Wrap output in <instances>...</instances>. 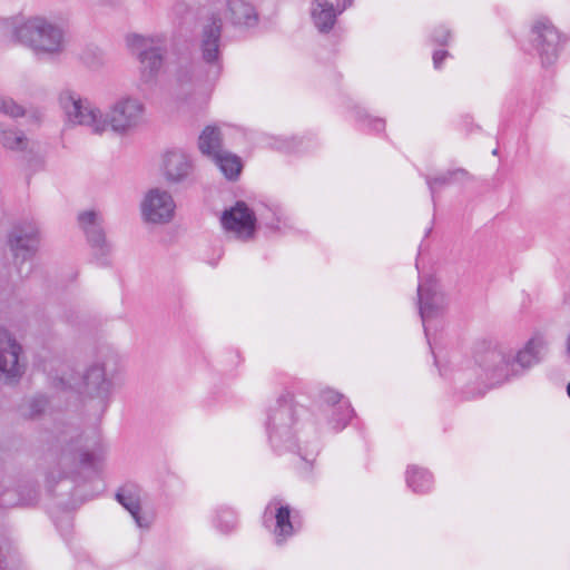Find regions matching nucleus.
I'll return each instance as SVG.
<instances>
[{"label": "nucleus", "mask_w": 570, "mask_h": 570, "mask_svg": "<svg viewBox=\"0 0 570 570\" xmlns=\"http://www.w3.org/2000/svg\"><path fill=\"white\" fill-rule=\"evenodd\" d=\"M307 410L289 394L282 395L268 406L265 431L268 443L277 454L292 453L299 458L303 471L308 472L318 454V439L314 425L305 429Z\"/></svg>", "instance_id": "f257e3e1"}, {"label": "nucleus", "mask_w": 570, "mask_h": 570, "mask_svg": "<svg viewBox=\"0 0 570 570\" xmlns=\"http://www.w3.org/2000/svg\"><path fill=\"white\" fill-rule=\"evenodd\" d=\"M59 102L68 120L72 124L87 126L92 132L101 134L108 126L116 132H127L144 121L145 106L132 97H124L115 102L107 117L87 99L76 92L65 90Z\"/></svg>", "instance_id": "f03ea898"}, {"label": "nucleus", "mask_w": 570, "mask_h": 570, "mask_svg": "<svg viewBox=\"0 0 570 570\" xmlns=\"http://www.w3.org/2000/svg\"><path fill=\"white\" fill-rule=\"evenodd\" d=\"M546 342L540 336L530 338L520 350L509 344L488 345L475 353V364L490 386H497L522 377L538 364L544 351Z\"/></svg>", "instance_id": "7ed1b4c3"}, {"label": "nucleus", "mask_w": 570, "mask_h": 570, "mask_svg": "<svg viewBox=\"0 0 570 570\" xmlns=\"http://www.w3.org/2000/svg\"><path fill=\"white\" fill-rule=\"evenodd\" d=\"M199 30L196 36L198 59L191 65L190 75L181 69L178 79L195 81L204 86H213L223 72L222 32L223 19L214 9L206 10L199 17Z\"/></svg>", "instance_id": "20e7f679"}, {"label": "nucleus", "mask_w": 570, "mask_h": 570, "mask_svg": "<svg viewBox=\"0 0 570 570\" xmlns=\"http://www.w3.org/2000/svg\"><path fill=\"white\" fill-rule=\"evenodd\" d=\"M61 440L66 445L62 448L60 463H78L81 469L95 475L100 473L105 460V446L97 432L83 435L70 428L63 432Z\"/></svg>", "instance_id": "39448f33"}, {"label": "nucleus", "mask_w": 570, "mask_h": 570, "mask_svg": "<svg viewBox=\"0 0 570 570\" xmlns=\"http://www.w3.org/2000/svg\"><path fill=\"white\" fill-rule=\"evenodd\" d=\"M13 36L36 52L55 53L62 49V31L40 17L30 18L16 27Z\"/></svg>", "instance_id": "423d86ee"}, {"label": "nucleus", "mask_w": 570, "mask_h": 570, "mask_svg": "<svg viewBox=\"0 0 570 570\" xmlns=\"http://www.w3.org/2000/svg\"><path fill=\"white\" fill-rule=\"evenodd\" d=\"M8 245L13 255L18 274L28 276L32 271V261L40 246V232L37 224L26 220L14 224L8 235Z\"/></svg>", "instance_id": "0eeeda50"}, {"label": "nucleus", "mask_w": 570, "mask_h": 570, "mask_svg": "<svg viewBox=\"0 0 570 570\" xmlns=\"http://www.w3.org/2000/svg\"><path fill=\"white\" fill-rule=\"evenodd\" d=\"M59 381L63 387L75 389L86 399L97 400L102 407H106L111 395L112 383L106 377L102 364L91 365L79 380L62 376Z\"/></svg>", "instance_id": "6e6552de"}, {"label": "nucleus", "mask_w": 570, "mask_h": 570, "mask_svg": "<svg viewBox=\"0 0 570 570\" xmlns=\"http://www.w3.org/2000/svg\"><path fill=\"white\" fill-rule=\"evenodd\" d=\"M127 46L137 52L140 62L141 79L151 81L159 72L164 62L165 39L161 37L146 38L140 35H129Z\"/></svg>", "instance_id": "1a4fd4ad"}, {"label": "nucleus", "mask_w": 570, "mask_h": 570, "mask_svg": "<svg viewBox=\"0 0 570 570\" xmlns=\"http://www.w3.org/2000/svg\"><path fill=\"white\" fill-rule=\"evenodd\" d=\"M417 299L419 313L424 334L432 353H434L431 338V328L433 323L438 321L442 314L444 307V296L439 291V285L433 277H428L420 281L417 286ZM434 363L436 366H439L436 356H434Z\"/></svg>", "instance_id": "9d476101"}, {"label": "nucleus", "mask_w": 570, "mask_h": 570, "mask_svg": "<svg viewBox=\"0 0 570 570\" xmlns=\"http://www.w3.org/2000/svg\"><path fill=\"white\" fill-rule=\"evenodd\" d=\"M530 41L543 66H550L558 59L561 49V36L548 18H539L530 30Z\"/></svg>", "instance_id": "9b49d317"}, {"label": "nucleus", "mask_w": 570, "mask_h": 570, "mask_svg": "<svg viewBox=\"0 0 570 570\" xmlns=\"http://www.w3.org/2000/svg\"><path fill=\"white\" fill-rule=\"evenodd\" d=\"M220 223L223 228L233 233L236 238L248 240L255 235L257 218L245 202L238 200L223 212Z\"/></svg>", "instance_id": "f8f14e48"}, {"label": "nucleus", "mask_w": 570, "mask_h": 570, "mask_svg": "<svg viewBox=\"0 0 570 570\" xmlns=\"http://www.w3.org/2000/svg\"><path fill=\"white\" fill-rule=\"evenodd\" d=\"M78 222L94 250L97 265L107 266L109 264L108 256L111 247L105 237L102 219L96 212L87 210L78 215Z\"/></svg>", "instance_id": "ddd939ff"}, {"label": "nucleus", "mask_w": 570, "mask_h": 570, "mask_svg": "<svg viewBox=\"0 0 570 570\" xmlns=\"http://www.w3.org/2000/svg\"><path fill=\"white\" fill-rule=\"evenodd\" d=\"M321 406L328 415L327 424L334 432L344 430L354 415V409L350 401L341 393L325 389L320 393Z\"/></svg>", "instance_id": "4468645a"}, {"label": "nucleus", "mask_w": 570, "mask_h": 570, "mask_svg": "<svg viewBox=\"0 0 570 570\" xmlns=\"http://www.w3.org/2000/svg\"><path fill=\"white\" fill-rule=\"evenodd\" d=\"M237 28L250 29L257 26L259 16L255 7L246 0H213L206 10L214 9Z\"/></svg>", "instance_id": "2eb2a0df"}, {"label": "nucleus", "mask_w": 570, "mask_h": 570, "mask_svg": "<svg viewBox=\"0 0 570 570\" xmlns=\"http://www.w3.org/2000/svg\"><path fill=\"white\" fill-rule=\"evenodd\" d=\"M175 208L171 195L159 188L150 189L141 203L144 219L154 224L168 223L174 217Z\"/></svg>", "instance_id": "dca6fc26"}, {"label": "nucleus", "mask_w": 570, "mask_h": 570, "mask_svg": "<svg viewBox=\"0 0 570 570\" xmlns=\"http://www.w3.org/2000/svg\"><path fill=\"white\" fill-rule=\"evenodd\" d=\"M20 353L21 346L0 326V379L13 380L21 375Z\"/></svg>", "instance_id": "f3484780"}, {"label": "nucleus", "mask_w": 570, "mask_h": 570, "mask_svg": "<svg viewBox=\"0 0 570 570\" xmlns=\"http://www.w3.org/2000/svg\"><path fill=\"white\" fill-rule=\"evenodd\" d=\"M263 521L267 528L271 527L269 523L275 521L273 532L278 544L292 537L295 532L294 524L291 521V510L288 505L277 507L276 502H269L265 508Z\"/></svg>", "instance_id": "a211bd4d"}, {"label": "nucleus", "mask_w": 570, "mask_h": 570, "mask_svg": "<svg viewBox=\"0 0 570 570\" xmlns=\"http://www.w3.org/2000/svg\"><path fill=\"white\" fill-rule=\"evenodd\" d=\"M164 175L168 181H184L193 173L194 165L188 154L181 149H170L163 159Z\"/></svg>", "instance_id": "6ab92c4d"}, {"label": "nucleus", "mask_w": 570, "mask_h": 570, "mask_svg": "<svg viewBox=\"0 0 570 570\" xmlns=\"http://www.w3.org/2000/svg\"><path fill=\"white\" fill-rule=\"evenodd\" d=\"M141 488L135 482L122 484L116 492V500L130 513L139 528L148 525L147 520L141 515Z\"/></svg>", "instance_id": "aec40b11"}, {"label": "nucleus", "mask_w": 570, "mask_h": 570, "mask_svg": "<svg viewBox=\"0 0 570 570\" xmlns=\"http://www.w3.org/2000/svg\"><path fill=\"white\" fill-rule=\"evenodd\" d=\"M342 12L340 8H334L333 3L328 0H313L311 6L313 23L323 33H327L333 29L337 16Z\"/></svg>", "instance_id": "412c9836"}, {"label": "nucleus", "mask_w": 570, "mask_h": 570, "mask_svg": "<svg viewBox=\"0 0 570 570\" xmlns=\"http://www.w3.org/2000/svg\"><path fill=\"white\" fill-rule=\"evenodd\" d=\"M197 146L202 155L210 159L217 156L225 150L220 129L214 125L206 126L198 137Z\"/></svg>", "instance_id": "4be33fe9"}, {"label": "nucleus", "mask_w": 570, "mask_h": 570, "mask_svg": "<svg viewBox=\"0 0 570 570\" xmlns=\"http://www.w3.org/2000/svg\"><path fill=\"white\" fill-rule=\"evenodd\" d=\"M405 481L409 489L416 494H425L433 488V475L424 468L410 465L406 469Z\"/></svg>", "instance_id": "5701e85b"}, {"label": "nucleus", "mask_w": 570, "mask_h": 570, "mask_svg": "<svg viewBox=\"0 0 570 570\" xmlns=\"http://www.w3.org/2000/svg\"><path fill=\"white\" fill-rule=\"evenodd\" d=\"M212 160L228 180L237 179L243 168L242 159L227 150H223Z\"/></svg>", "instance_id": "b1692460"}, {"label": "nucleus", "mask_w": 570, "mask_h": 570, "mask_svg": "<svg viewBox=\"0 0 570 570\" xmlns=\"http://www.w3.org/2000/svg\"><path fill=\"white\" fill-rule=\"evenodd\" d=\"M468 173L461 168L454 170H446L435 176L426 175L425 181L431 193L433 203L435 204V196L443 187L451 185L455 180L463 178Z\"/></svg>", "instance_id": "393cba45"}, {"label": "nucleus", "mask_w": 570, "mask_h": 570, "mask_svg": "<svg viewBox=\"0 0 570 570\" xmlns=\"http://www.w3.org/2000/svg\"><path fill=\"white\" fill-rule=\"evenodd\" d=\"M238 523L237 513L229 507H218L213 511L212 524L223 534L233 532Z\"/></svg>", "instance_id": "a878e982"}, {"label": "nucleus", "mask_w": 570, "mask_h": 570, "mask_svg": "<svg viewBox=\"0 0 570 570\" xmlns=\"http://www.w3.org/2000/svg\"><path fill=\"white\" fill-rule=\"evenodd\" d=\"M353 117L362 130L368 132H381L385 129V119L380 117H372L364 108L355 107Z\"/></svg>", "instance_id": "bb28decb"}, {"label": "nucleus", "mask_w": 570, "mask_h": 570, "mask_svg": "<svg viewBox=\"0 0 570 570\" xmlns=\"http://www.w3.org/2000/svg\"><path fill=\"white\" fill-rule=\"evenodd\" d=\"M0 144L11 150H23L27 146V138L20 130L2 129L0 127Z\"/></svg>", "instance_id": "cd10ccee"}, {"label": "nucleus", "mask_w": 570, "mask_h": 570, "mask_svg": "<svg viewBox=\"0 0 570 570\" xmlns=\"http://www.w3.org/2000/svg\"><path fill=\"white\" fill-rule=\"evenodd\" d=\"M0 112L12 118L22 117L24 108L18 105L12 98L0 96Z\"/></svg>", "instance_id": "c85d7f7f"}, {"label": "nucleus", "mask_w": 570, "mask_h": 570, "mask_svg": "<svg viewBox=\"0 0 570 570\" xmlns=\"http://www.w3.org/2000/svg\"><path fill=\"white\" fill-rule=\"evenodd\" d=\"M275 147L277 149L284 150V151H303V150H305V148L303 147V138H297V137L278 139Z\"/></svg>", "instance_id": "c756f323"}, {"label": "nucleus", "mask_w": 570, "mask_h": 570, "mask_svg": "<svg viewBox=\"0 0 570 570\" xmlns=\"http://www.w3.org/2000/svg\"><path fill=\"white\" fill-rule=\"evenodd\" d=\"M48 400L43 395L35 396L29 403V414L31 417H36L46 411Z\"/></svg>", "instance_id": "7c9ffc66"}, {"label": "nucleus", "mask_w": 570, "mask_h": 570, "mask_svg": "<svg viewBox=\"0 0 570 570\" xmlns=\"http://www.w3.org/2000/svg\"><path fill=\"white\" fill-rule=\"evenodd\" d=\"M450 37V30L444 26L435 28L431 35L432 41L441 46H446Z\"/></svg>", "instance_id": "2f4dec72"}, {"label": "nucleus", "mask_w": 570, "mask_h": 570, "mask_svg": "<svg viewBox=\"0 0 570 570\" xmlns=\"http://www.w3.org/2000/svg\"><path fill=\"white\" fill-rule=\"evenodd\" d=\"M449 57V51L436 50L433 53V66L435 69H441L443 61Z\"/></svg>", "instance_id": "473e14b6"}, {"label": "nucleus", "mask_w": 570, "mask_h": 570, "mask_svg": "<svg viewBox=\"0 0 570 570\" xmlns=\"http://www.w3.org/2000/svg\"><path fill=\"white\" fill-rule=\"evenodd\" d=\"M353 0H336V7L340 8V11H344L346 8L352 6Z\"/></svg>", "instance_id": "72a5a7b5"}, {"label": "nucleus", "mask_w": 570, "mask_h": 570, "mask_svg": "<svg viewBox=\"0 0 570 570\" xmlns=\"http://www.w3.org/2000/svg\"><path fill=\"white\" fill-rule=\"evenodd\" d=\"M567 352L570 355V335L568 336V340H567Z\"/></svg>", "instance_id": "f704fd0d"}, {"label": "nucleus", "mask_w": 570, "mask_h": 570, "mask_svg": "<svg viewBox=\"0 0 570 570\" xmlns=\"http://www.w3.org/2000/svg\"><path fill=\"white\" fill-rule=\"evenodd\" d=\"M439 372H440V374H441L442 376H444V375H445V371H444L442 367H439Z\"/></svg>", "instance_id": "c9c22d12"}, {"label": "nucleus", "mask_w": 570, "mask_h": 570, "mask_svg": "<svg viewBox=\"0 0 570 570\" xmlns=\"http://www.w3.org/2000/svg\"><path fill=\"white\" fill-rule=\"evenodd\" d=\"M567 394H568V396L570 397V382H569V383H568V385H567Z\"/></svg>", "instance_id": "e433bc0d"}, {"label": "nucleus", "mask_w": 570, "mask_h": 570, "mask_svg": "<svg viewBox=\"0 0 570 570\" xmlns=\"http://www.w3.org/2000/svg\"><path fill=\"white\" fill-rule=\"evenodd\" d=\"M68 476H69V475H68V473H67V472H63V473L60 475V478H68Z\"/></svg>", "instance_id": "4c0bfd02"}, {"label": "nucleus", "mask_w": 570, "mask_h": 570, "mask_svg": "<svg viewBox=\"0 0 570 570\" xmlns=\"http://www.w3.org/2000/svg\"><path fill=\"white\" fill-rule=\"evenodd\" d=\"M430 232H431V228H429V229L426 230V233H425V237L430 234Z\"/></svg>", "instance_id": "58836bf2"}, {"label": "nucleus", "mask_w": 570, "mask_h": 570, "mask_svg": "<svg viewBox=\"0 0 570 570\" xmlns=\"http://www.w3.org/2000/svg\"><path fill=\"white\" fill-rule=\"evenodd\" d=\"M0 570H4L1 564H0Z\"/></svg>", "instance_id": "ea45409f"}]
</instances>
